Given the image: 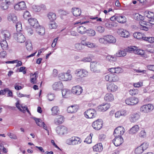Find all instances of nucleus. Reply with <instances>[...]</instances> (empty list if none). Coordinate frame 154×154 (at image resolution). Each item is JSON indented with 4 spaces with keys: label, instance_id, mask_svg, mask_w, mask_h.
<instances>
[{
    "label": "nucleus",
    "instance_id": "41",
    "mask_svg": "<svg viewBox=\"0 0 154 154\" xmlns=\"http://www.w3.org/2000/svg\"><path fill=\"white\" fill-rule=\"evenodd\" d=\"M134 18L137 20H144L143 17L138 13H136L134 14Z\"/></svg>",
    "mask_w": 154,
    "mask_h": 154
},
{
    "label": "nucleus",
    "instance_id": "62",
    "mask_svg": "<svg viewBox=\"0 0 154 154\" xmlns=\"http://www.w3.org/2000/svg\"><path fill=\"white\" fill-rule=\"evenodd\" d=\"M54 94H48L47 95L48 98L50 101H52L54 100Z\"/></svg>",
    "mask_w": 154,
    "mask_h": 154
},
{
    "label": "nucleus",
    "instance_id": "57",
    "mask_svg": "<svg viewBox=\"0 0 154 154\" xmlns=\"http://www.w3.org/2000/svg\"><path fill=\"white\" fill-rule=\"evenodd\" d=\"M107 39L106 38L105 36H103V38H100L99 39V42L101 43L106 44H107Z\"/></svg>",
    "mask_w": 154,
    "mask_h": 154
},
{
    "label": "nucleus",
    "instance_id": "55",
    "mask_svg": "<svg viewBox=\"0 0 154 154\" xmlns=\"http://www.w3.org/2000/svg\"><path fill=\"white\" fill-rule=\"evenodd\" d=\"M146 132L145 130H142L139 133V137L141 138H145L146 137Z\"/></svg>",
    "mask_w": 154,
    "mask_h": 154
},
{
    "label": "nucleus",
    "instance_id": "46",
    "mask_svg": "<svg viewBox=\"0 0 154 154\" xmlns=\"http://www.w3.org/2000/svg\"><path fill=\"white\" fill-rule=\"evenodd\" d=\"M143 40L148 42L150 43L154 42V37H145L143 38Z\"/></svg>",
    "mask_w": 154,
    "mask_h": 154
},
{
    "label": "nucleus",
    "instance_id": "49",
    "mask_svg": "<svg viewBox=\"0 0 154 154\" xmlns=\"http://www.w3.org/2000/svg\"><path fill=\"white\" fill-rule=\"evenodd\" d=\"M130 34L128 32L125 30L121 34V36L124 38H128Z\"/></svg>",
    "mask_w": 154,
    "mask_h": 154
},
{
    "label": "nucleus",
    "instance_id": "24",
    "mask_svg": "<svg viewBox=\"0 0 154 154\" xmlns=\"http://www.w3.org/2000/svg\"><path fill=\"white\" fill-rule=\"evenodd\" d=\"M103 147L102 143H100L97 144L93 147V149L95 151L100 152L103 149Z\"/></svg>",
    "mask_w": 154,
    "mask_h": 154
},
{
    "label": "nucleus",
    "instance_id": "16",
    "mask_svg": "<svg viewBox=\"0 0 154 154\" xmlns=\"http://www.w3.org/2000/svg\"><path fill=\"white\" fill-rule=\"evenodd\" d=\"M116 75L115 74L110 73L105 76V79L106 81H109L111 82H115L116 81Z\"/></svg>",
    "mask_w": 154,
    "mask_h": 154
},
{
    "label": "nucleus",
    "instance_id": "8",
    "mask_svg": "<svg viewBox=\"0 0 154 154\" xmlns=\"http://www.w3.org/2000/svg\"><path fill=\"white\" fill-rule=\"evenodd\" d=\"M103 125L102 120L99 119L93 122L92 124V126L94 129L98 130L102 128Z\"/></svg>",
    "mask_w": 154,
    "mask_h": 154
},
{
    "label": "nucleus",
    "instance_id": "9",
    "mask_svg": "<svg viewBox=\"0 0 154 154\" xmlns=\"http://www.w3.org/2000/svg\"><path fill=\"white\" fill-rule=\"evenodd\" d=\"M14 37L18 42L20 43L24 42L26 39L24 36L20 32L14 34Z\"/></svg>",
    "mask_w": 154,
    "mask_h": 154
},
{
    "label": "nucleus",
    "instance_id": "20",
    "mask_svg": "<svg viewBox=\"0 0 154 154\" xmlns=\"http://www.w3.org/2000/svg\"><path fill=\"white\" fill-rule=\"evenodd\" d=\"M2 36L5 39V40H8L11 36L10 33L8 30H4L2 31Z\"/></svg>",
    "mask_w": 154,
    "mask_h": 154
},
{
    "label": "nucleus",
    "instance_id": "48",
    "mask_svg": "<svg viewBox=\"0 0 154 154\" xmlns=\"http://www.w3.org/2000/svg\"><path fill=\"white\" fill-rule=\"evenodd\" d=\"M130 34L128 32L125 30L121 34V36L124 38H128Z\"/></svg>",
    "mask_w": 154,
    "mask_h": 154
},
{
    "label": "nucleus",
    "instance_id": "31",
    "mask_svg": "<svg viewBox=\"0 0 154 154\" xmlns=\"http://www.w3.org/2000/svg\"><path fill=\"white\" fill-rule=\"evenodd\" d=\"M77 30L79 33L82 34H84L87 31L86 27L82 26H78L77 28Z\"/></svg>",
    "mask_w": 154,
    "mask_h": 154
},
{
    "label": "nucleus",
    "instance_id": "7",
    "mask_svg": "<svg viewBox=\"0 0 154 154\" xmlns=\"http://www.w3.org/2000/svg\"><path fill=\"white\" fill-rule=\"evenodd\" d=\"M154 109L153 106L151 104L144 105L142 106L140 109V111L144 113L150 112Z\"/></svg>",
    "mask_w": 154,
    "mask_h": 154
},
{
    "label": "nucleus",
    "instance_id": "34",
    "mask_svg": "<svg viewBox=\"0 0 154 154\" xmlns=\"http://www.w3.org/2000/svg\"><path fill=\"white\" fill-rule=\"evenodd\" d=\"M36 31L40 35H43L45 33V29L43 27L39 26L38 28H36Z\"/></svg>",
    "mask_w": 154,
    "mask_h": 154
},
{
    "label": "nucleus",
    "instance_id": "10",
    "mask_svg": "<svg viewBox=\"0 0 154 154\" xmlns=\"http://www.w3.org/2000/svg\"><path fill=\"white\" fill-rule=\"evenodd\" d=\"M67 129L66 128L63 126H60L56 128V132L57 133L60 135H63L64 133H66Z\"/></svg>",
    "mask_w": 154,
    "mask_h": 154
},
{
    "label": "nucleus",
    "instance_id": "2",
    "mask_svg": "<svg viewBox=\"0 0 154 154\" xmlns=\"http://www.w3.org/2000/svg\"><path fill=\"white\" fill-rule=\"evenodd\" d=\"M70 70H68L66 73H61L59 74V78L60 80L63 81H68L71 80L72 75L70 74Z\"/></svg>",
    "mask_w": 154,
    "mask_h": 154
},
{
    "label": "nucleus",
    "instance_id": "23",
    "mask_svg": "<svg viewBox=\"0 0 154 154\" xmlns=\"http://www.w3.org/2000/svg\"><path fill=\"white\" fill-rule=\"evenodd\" d=\"M72 10V13L74 16L77 17L80 15L81 13V9L78 8H73Z\"/></svg>",
    "mask_w": 154,
    "mask_h": 154
},
{
    "label": "nucleus",
    "instance_id": "22",
    "mask_svg": "<svg viewBox=\"0 0 154 154\" xmlns=\"http://www.w3.org/2000/svg\"><path fill=\"white\" fill-rule=\"evenodd\" d=\"M139 129V126L137 125H135L129 130V133L131 134H135L138 131Z\"/></svg>",
    "mask_w": 154,
    "mask_h": 154
},
{
    "label": "nucleus",
    "instance_id": "58",
    "mask_svg": "<svg viewBox=\"0 0 154 154\" xmlns=\"http://www.w3.org/2000/svg\"><path fill=\"white\" fill-rule=\"evenodd\" d=\"M143 24L144 25H140V29L145 31H147L149 29L148 27L147 26V25L145 23H143Z\"/></svg>",
    "mask_w": 154,
    "mask_h": 154
},
{
    "label": "nucleus",
    "instance_id": "60",
    "mask_svg": "<svg viewBox=\"0 0 154 154\" xmlns=\"http://www.w3.org/2000/svg\"><path fill=\"white\" fill-rule=\"evenodd\" d=\"M85 45L90 48H93L95 46V44L94 43L90 42H86V44H85Z\"/></svg>",
    "mask_w": 154,
    "mask_h": 154
},
{
    "label": "nucleus",
    "instance_id": "52",
    "mask_svg": "<svg viewBox=\"0 0 154 154\" xmlns=\"http://www.w3.org/2000/svg\"><path fill=\"white\" fill-rule=\"evenodd\" d=\"M49 28L51 29H55L57 28V24L54 21H51L49 25Z\"/></svg>",
    "mask_w": 154,
    "mask_h": 154
},
{
    "label": "nucleus",
    "instance_id": "26",
    "mask_svg": "<svg viewBox=\"0 0 154 154\" xmlns=\"http://www.w3.org/2000/svg\"><path fill=\"white\" fill-rule=\"evenodd\" d=\"M124 128L122 126L118 127L116 128V134L118 135H123L124 133Z\"/></svg>",
    "mask_w": 154,
    "mask_h": 154
},
{
    "label": "nucleus",
    "instance_id": "36",
    "mask_svg": "<svg viewBox=\"0 0 154 154\" xmlns=\"http://www.w3.org/2000/svg\"><path fill=\"white\" fill-rule=\"evenodd\" d=\"M127 112L126 110H122L116 112V118L119 117L120 116H125L127 115Z\"/></svg>",
    "mask_w": 154,
    "mask_h": 154
},
{
    "label": "nucleus",
    "instance_id": "64",
    "mask_svg": "<svg viewBox=\"0 0 154 154\" xmlns=\"http://www.w3.org/2000/svg\"><path fill=\"white\" fill-rule=\"evenodd\" d=\"M97 30L100 33H103L104 31V28L101 26H99L97 27Z\"/></svg>",
    "mask_w": 154,
    "mask_h": 154
},
{
    "label": "nucleus",
    "instance_id": "19",
    "mask_svg": "<svg viewBox=\"0 0 154 154\" xmlns=\"http://www.w3.org/2000/svg\"><path fill=\"white\" fill-rule=\"evenodd\" d=\"M8 19L9 21H12L14 23H17L18 21L17 17L16 14H8Z\"/></svg>",
    "mask_w": 154,
    "mask_h": 154
},
{
    "label": "nucleus",
    "instance_id": "33",
    "mask_svg": "<svg viewBox=\"0 0 154 154\" xmlns=\"http://www.w3.org/2000/svg\"><path fill=\"white\" fill-rule=\"evenodd\" d=\"M51 110L52 112V115L53 116H55L59 114L60 111L58 107L57 106H54L53 107Z\"/></svg>",
    "mask_w": 154,
    "mask_h": 154
},
{
    "label": "nucleus",
    "instance_id": "4",
    "mask_svg": "<svg viewBox=\"0 0 154 154\" xmlns=\"http://www.w3.org/2000/svg\"><path fill=\"white\" fill-rule=\"evenodd\" d=\"M100 66L99 63L96 62H92L90 63V69L91 71L93 72H100Z\"/></svg>",
    "mask_w": 154,
    "mask_h": 154
},
{
    "label": "nucleus",
    "instance_id": "18",
    "mask_svg": "<svg viewBox=\"0 0 154 154\" xmlns=\"http://www.w3.org/2000/svg\"><path fill=\"white\" fill-rule=\"evenodd\" d=\"M110 107V105L108 103L103 104L99 106L98 109L100 111L104 112L107 110Z\"/></svg>",
    "mask_w": 154,
    "mask_h": 154
},
{
    "label": "nucleus",
    "instance_id": "43",
    "mask_svg": "<svg viewBox=\"0 0 154 154\" xmlns=\"http://www.w3.org/2000/svg\"><path fill=\"white\" fill-rule=\"evenodd\" d=\"M86 32L88 35L89 36H94L96 34V32L95 31L92 29H89L88 30H87Z\"/></svg>",
    "mask_w": 154,
    "mask_h": 154
},
{
    "label": "nucleus",
    "instance_id": "28",
    "mask_svg": "<svg viewBox=\"0 0 154 154\" xmlns=\"http://www.w3.org/2000/svg\"><path fill=\"white\" fill-rule=\"evenodd\" d=\"M123 142V139L121 135H116V146L121 145Z\"/></svg>",
    "mask_w": 154,
    "mask_h": 154
},
{
    "label": "nucleus",
    "instance_id": "1",
    "mask_svg": "<svg viewBox=\"0 0 154 154\" xmlns=\"http://www.w3.org/2000/svg\"><path fill=\"white\" fill-rule=\"evenodd\" d=\"M74 79L76 81H80L83 78L88 75V72L84 69H78L74 71Z\"/></svg>",
    "mask_w": 154,
    "mask_h": 154
},
{
    "label": "nucleus",
    "instance_id": "40",
    "mask_svg": "<svg viewBox=\"0 0 154 154\" xmlns=\"http://www.w3.org/2000/svg\"><path fill=\"white\" fill-rule=\"evenodd\" d=\"M62 94L63 97L65 98H66L70 93V91L66 89H63L62 91Z\"/></svg>",
    "mask_w": 154,
    "mask_h": 154
},
{
    "label": "nucleus",
    "instance_id": "32",
    "mask_svg": "<svg viewBox=\"0 0 154 154\" xmlns=\"http://www.w3.org/2000/svg\"><path fill=\"white\" fill-rule=\"evenodd\" d=\"M48 17L50 21H54L56 18V14L54 13L50 12L48 14Z\"/></svg>",
    "mask_w": 154,
    "mask_h": 154
},
{
    "label": "nucleus",
    "instance_id": "63",
    "mask_svg": "<svg viewBox=\"0 0 154 154\" xmlns=\"http://www.w3.org/2000/svg\"><path fill=\"white\" fill-rule=\"evenodd\" d=\"M75 48L77 50H81L82 49V45L79 43H77L75 45Z\"/></svg>",
    "mask_w": 154,
    "mask_h": 154
},
{
    "label": "nucleus",
    "instance_id": "13",
    "mask_svg": "<svg viewBox=\"0 0 154 154\" xmlns=\"http://www.w3.org/2000/svg\"><path fill=\"white\" fill-rule=\"evenodd\" d=\"M63 88V85L61 82H55L52 85V88L54 90L59 91Z\"/></svg>",
    "mask_w": 154,
    "mask_h": 154
},
{
    "label": "nucleus",
    "instance_id": "53",
    "mask_svg": "<svg viewBox=\"0 0 154 154\" xmlns=\"http://www.w3.org/2000/svg\"><path fill=\"white\" fill-rule=\"evenodd\" d=\"M26 47L27 49L29 51H30L32 49V45L30 42H26Z\"/></svg>",
    "mask_w": 154,
    "mask_h": 154
},
{
    "label": "nucleus",
    "instance_id": "12",
    "mask_svg": "<svg viewBox=\"0 0 154 154\" xmlns=\"http://www.w3.org/2000/svg\"><path fill=\"white\" fill-rule=\"evenodd\" d=\"M26 4L24 1L19 2L14 6L15 9L17 10H24L26 9Z\"/></svg>",
    "mask_w": 154,
    "mask_h": 154
},
{
    "label": "nucleus",
    "instance_id": "29",
    "mask_svg": "<svg viewBox=\"0 0 154 154\" xmlns=\"http://www.w3.org/2000/svg\"><path fill=\"white\" fill-rule=\"evenodd\" d=\"M116 20L120 23H124L126 21V18L124 16H116Z\"/></svg>",
    "mask_w": 154,
    "mask_h": 154
},
{
    "label": "nucleus",
    "instance_id": "50",
    "mask_svg": "<svg viewBox=\"0 0 154 154\" xmlns=\"http://www.w3.org/2000/svg\"><path fill=\"white\" fill-rule=\"evenodd\" d=\"M148 146L149 143H148L144 142L141 144L140 146L141 147L142 149L144 151L148 148Z\"/></svg>",
    "mask_w": 154,
    "mask_h": 154
},
{
    "label": "nucleus",
    "instance_id": "30",
    "mask_svg": "<svg viewBox=\"0 0 154 154\" xmlns=\"http://www.w3.org/2000/svg\"><path fill=\"white\" fill-rule=\"evenodd\" d=\"M104 99L106 101H111L114 99L113 96L111 94H106L104 97Z\"/></svg>",
    "mask_w": 154,
    "mask_h": 154
},
{
    "label": "nucleus",
    "instance_id": "27",
    "mask_svg": "<svg viewBox=\"0 0 154 154\" xmlns=\"http://www.w3.org/2000/svg\"><path fill=\"white\" fill-rule=\"evenodd\" d=\"M106 38L107 39V43H113L115 42V38L111 35H108L105 36Z\"/></svg>",
    "mask_w": 154,
    "mask_h": 154
},
{
    "label": "nucleus",
    "instance_id": "37",
    "mask_svg": "<svg viewBox=\"0 0 154 154\" xmlns=\"http://www.w3.org/2000/svg\"><path fill=\"white\" fill-rule=\"evenodd\" d=\"M115 85L113 83L109 85H108L107 86V88L108 91L111 92H115L116 91Z\"/></svg>",
    "mask_w": 154,
    "mask_h": 154
},
{
    "label": "nucleus",
    "instance_id": "6",
    "mask_svg": "<svg viewBox=\"0 0 154 154\" xmlns=\"http://www.w3.org/2000/svg\"><path fill=\"white\" fill-rule=\"evenodd\" d=\"M126 104L129 105H134L137 104L139 102L138 98L133 97L126 99L125 101Z\"/></svg>",
    "mask_w": 154,
    "mask_h": 154
},
{
    "label": "nucleus",
    "instance_id": "45",
    "mask_svg": "<svg viewBox=\"0 0 154 154\" xmlns=\"http://www.w3.org/2000/svg\"><path fill=\"white\" fill-rule=\"evenodd\" d=\"M93 135V134H90V135L88 136L87 138L85 139L84 141L85 142H86L88 143H90L92 142L91 139L92 136Z\"/></svg>",
    "mask_w": 154,
    "mask_h": 154
},
{
    "label": "nucleus",
    "instance_id": "61",
    "mask_svg": "<svg viewBox=\"0 0 154 154\" xmlns=\"http://www.w3.org/2000/svg\"><path fill=\"white\" fill-rule=\"evenodd\" d=\"M106 59L110 62L115 61V58L112 56L109 55L106 57Z\"/></svg>",
    "mask_w": 154,
    "mask_h": 154
},
{
    "label": "nucleus",
    "instance_id": "3",
    "mask_svg": "<svg viewBox=\"0 0 154 154\" xmlns=\"http://www.w3.org/2000/svg\"><path fill=\"white\" fill-rule=\"evenodd\" d=\"M84 115L87 118H93L96 116V112L94 109H90L84 112Z\"/></svg>",
    "mask_w": 154,
    "mask_h": 154
},
{
    "label": "nucleus",
    "instance_id": "35",
    "mask_svg": "<svg viewBox=\"0 0 154 154\" xmlns=\"http://www.w3.org/2000/svg\"><path fill=\"white\" fill-rule=\"evenodd\" d=\"M137 49V47L134 46H130L128 47L127 48L125 49V51L126 52H133L135 54L136 53V50Z\"/></svg>",
    "mask_w": 154,
    "mask_h": 154
},
{
    "label": "nucleus",
    "instance_id": "17",
    "mask_svg": "<svg viewBox=\"0 0 154 154\" xmlns=\"http://www.w3.org/2000/svg\"><path fill=\"white\" fill-rule=\"evenodd\" d=\"M63 117L61 116H57L54 120V123L57 125L61 124L64 122Z\"/></svg>",
    "mask_w": 154,
    "mask_h": 154
},
{
    "label": "nucleus",
    "instance_id": "56",
    "mask_svg": "<svg viewBox=\"0 0 154 154\" xmlns=\"http://www.w3.org/2000/svg\"><path fill=\"white\" fill-rule=\"evenodd\" d=\"M129 93L131 95L134 96L138 94V91L135 89H131L129 91Z\"/></svg>",
    "mask_w": 154,
    "mask_h": 154
},
{
    "label": "nucleus",
    "instance_id": "11",
    "mask_svg": "<svg viewBox=\"0 0 154 154\" xmlns=\"http://www.w3.org/2000/svg\"><path fill=\"white\" fill-rule=\"evenodd\" d=\"M83 89L81 87L78 85L73 87L72 89V92L74 94L79 95L82 92Z\"/></svg>",
    "mask_w": 154,
    "mask_h": 154
},
{
    "label": "nucleus",
    "instance_id": "21",
    "mask_svg": "<svg viewBox=\"0 0 154 154\" xmlns=\"http://www.w3.org/2000/svg\"><path fill=\"white\" fill-rule=\"evenodd\" d=\"M78 110L76 105H72L68 107L67 109V111L68 113H73L75 112Z\"/></svg>",
    "mask_w": 154,
    "mask_h": 154
},
{
    "label": "nucleus",
    "instance_id": "5",
    "mask_svg": "<svg viewBox=\"0 0 154 154\" xmlns=\"http://www.w3.org/2000/svg\"><path fill=\"white\" fill-rule=\"evenodd\" d=\"M81 140L80 138L75 137H72L66 141L67 144L72 145L78 144L81 143Z\"/></svg>",
    "mask_w": 154,
    "mask_h": 154
},
{
    "label": "nucleus",
    "instance_id": "38",
    "mask_svg": "<svg viewBox=\"0 0 154 154\" xmlns=\"http://www.w3.org/2000/svg\"><path fill=\"white\" fill-rule=\"evenodd\" d=\"M134 37L137 39H142L143 40V38L145 36H143L141 33L139 32H135L133 34Z\"/></svg>",
    "mask_w": 154,
    "mask_h": 154
},
{
    "label": "nucleus",
    "instance_id": "42",
    "mask_svg": "<svg viewBox=\"0 0 154 154\" xmlns=\"http://www.w3.org/2000/svg\"><path fill=\"white\" fill-rule=\"evenodd\" d=\"M16 23V30L17 32H20L21 31L22 29V27L21 23L19 21L15 23Z\"/></svg>",
    "mask_w": 154,
    "mask_h": 154
},
{
    "label": "nucleus",
    "instance_id": "15",
    "mask_svg": "<svg viewBox=\"0 0 154 154\" xmlns=\"http://www.w3.org/2000/svg\"><path fill=\"white\" fill-rule=\"evenodd\" d=\"M140 118V115L138 113H135L131 115L129 119L130 122L134 123L137 121Z\"/></svg>",
    "mask_w": 154,
    "mask_h": 154
},
{
    "label": "nucleus",
    "instance_id": "44",
    "mask_svg": "<svg viewBox=\"0 0 154 154\" xmlns=\"http://www.w3.org/2000/svg\"><path fill=\"white\" fill-rule=\"evenodd\" d=\"M33 119L35 121L36 123L40 127L42 126V120L40 119L37 118L35 117H33Z\"/></svg>",
    "mask_w": 154,
    "mask_h": 154
},
{
    "label": "nucleus",
    "instance_id": "47",
    "mask_svg": "<svg viewBox=\"0 0 154 154\" xmlns=\"http://www.w3.org/2000/svg\"><path fill=\"white\" fill-rule=\"evenodd\" d=\"M144 151L140 146L136 148L135 150V153L136 154H141Z\"/></svg>",
    "mask_w": 154,
    "mask_h": 154
},
{
    "label": "nucleus",
    "instance_id": "59",
    "mask_svg": "<svg viewBox=\"0 0 154 154\" xmlns=\"http://www.w3.org/2000/svg\"><path fill=\"white\" fill-rule=\"evenodd\" d=\"M105 26L106 27L109 28H112L115 26V24L112 23L111 22H110L109 23H106Z\"/></svg>",
    "mask_w": 154,
    "mask_h": 154
},
{
    "label": "nucleus",
    "instance_id": "14",
    "mask_svg": "<svg viewBox=\"0 0 154 154\" xmlns=\"http://www.w3.org/2000/svg\"><path fill=\"white\" fill-rule=\"evenodd\" d=\"M28 21L31 26L34 28H38L39 24L37 20L34 18H30L28 20Z\"/></svg>",
    "mask_w": 154,
    "mask_h": 154
},
{
    "label": "nucleus",
    "instance_id": "39",
    "mask_svg": "<svg viewBox=\"0 0 154 154\" xmlns=\"http://www.w3.org/2000/svg\"><path fill=\"white\" fill-rule=\"evenodd\" d=\"M126 52L125 49L124 50H120L116 54V56L117 57H124L126 55Z\"/></svg>",
    "mask_w": 154,
    "mask_h": 154
},
{
    "label": "nucleus",
    "instance_id": "51",
    "mask_svg": "<svg viewBox=\"0 0 154 154\" xmlns=\"http://www.w3.org/2000/svg\"><path fill=\"white\" fill-rule=\"evenodd\" d=\"M33 11L35 12H39L41 11V8L39 6L33 5L32 7Z\"/></svg>",
    "mask_w": 154,
    "mask_h": 154
},
{
    "label": "nucleus",
    "instance_id": "54",
    "mask_svg": "<svg viewBox=\"0 0 154 154\" xmlns=\"http://www.w3.org/2000/svg\"><path fill=\"white\" fill-rule=\"evenodd\" d=\"M9 5L6 3H2L1 5V8L4 10H6L8 8Z\"/></svg>",
    "mask_w": 154,
    "mask_h": 154
},
{
    "label": "nucleus",
    "instance_id": "25",
    "mask_svg": "<svg viewBox=\"0 0 154 154\" xmlns=\"http://www.w3.org/2000/svg\"><path fill=\"white\" fill-rule=\"evenodd\" d=\"M0 44L3 50H6L8 49V45L6 40L2 39Z\"/></svg>",
    "mask_w": 154,
    "mask_h": 154
}]
</instances>
